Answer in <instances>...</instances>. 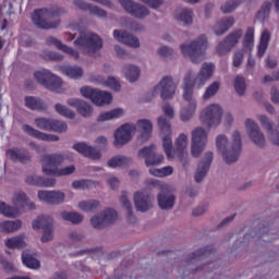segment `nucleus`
<instances>
[{
  "label": "nucleus",
  "instance_id": "nucleus-1",
  "mask_svg": "<svg viewBox=\"0 0 279 279\" xmlns=\"http://www.w3.org/2000/svg\"><path fill=\"white\" fill-rule=\"evenodd\" d=\"M213 73H215V65L213 63H203L194 81L191 80V73L185 75L183 80V99L187 106H192V108L197 106V99H195L193 88H195V84L196 86H204L213 77Z\"/></svg>",
  "mask_w": 279,
  "mask_h": 279
},
{
  "label": "nucleus",
  "instance_id": "nucleus-2",
  "mask_svg": "<svg viewBox=\"0 0 279 279\" xmlns=\"http://www.w3.org/2000/svg\"><path fill=\"white\" fill-rule=\"evenodd\" d=\"M216 147L219 154L222 155L227 165L236 162L239 156H241V133L239 131L233 132L231 144L228 143L226 135H218L216 138Z\"/></svg>",
  "mask_w": 279,
  "mask_h": 279
},
{
  "label": "nucleus",
  "instance_id": "nucleus-3",
  "mask_svg": "<svg viewBox=\"0 0 279 279\" xmlns=\"http://www.w3.org/2000/svg\"><path fill=\"white\" fill-rule=\"evenodd\" d=\"M66 14V9L52 7L50 9L35 10L33 14V23L39 29H56L60 25V16Z\"/></svg>",
  "mask_w": 279,
  "mask_h": 279
},
{
  "label": "nucleus",
  "instance_id": "nucleus-4",
  "mask_svg": "<svg viewBox=\"0 0 279 279\" xmlns=\"http://www.w3.org/2000/svg\"><path fill=\"white\" fill-rule=\"evenodd\" d=\"M180 49L184 58H189L193 64H199L208 49V38L206 35H201L191 43L182 44Z\"/></svg>",
  "mask_w": 279,
  "mask_h": 279
},
{
  "label": "nucleus",
  "instance_id": "nucleus-5",
  "mask_svg": "<svg viewBox=\"0 0 279 279\" xmlns=\"http://www.w3.org/2000/svg\"><path fill=\"white\" fill-rule=\"evenodd\" d=\"M64 162H73V154L69 151L46 154L41 157V171L46 175H53Z\"/></svg>",
  "mask_w": 279,
  "mask_h": 279
},
{
  "label": "nucleus",
  "instance_id": "nucleus-6",
  "mask_svg": "<svg viewBox=\"0 0 279 279\" xmlns=\"http://www.w3.org/2000/svg\"><path fill=\"white\" fill-rule=\"evenodd\" d=\"M74 45L83 53L93 56L100 49H104V39L95 33L86 32L80 34V36L74 40Z\"/></svg>",
  "mask_w": 279,
  "mask_h": 279
},
{
  "label": "nucleus",
  "instance_id": "nucleus-7",
  "mask_svg": "<svg viewBox=\"0 0 279 279\" xmlns=\"http://www.w3.org/2000/svg\"><path fill=\"white\" fill-rule=\"evenodd\" d=\"M191 138V155L193 158H199L204 149H206V144L208 143V133L203 128H196L192 131Z\"/></svg>",
  "mask_w": 279,
  "mask_h": 279
},
{
  "label": "nucleus",
  "instance_id": "nucleus-8",
  "mask_svg": "<svg viewBox=\"0 0 279 279\" xmlns=\"http://www.w3.org/2000/svg\"><path fill=\"white\" fill-rule=\"evenodd\" d=\"M80 93L85 99H90L96 106H106L112 101V94L95 89L90 86L82 87Z\"/></svg>",
  "mask_w": 279,
  "mask_h": 279
},
{
  "label": "nucleus",
  "instance_id": "nucleus-9",
  "mask_svg": "<svg viewBox=\"0 0 279 279\" xmlns=\"http://www.w3.org/2000/svg\"><path fill=\"white\" fill-rule=\"evenodd\" d=\"M243 38V29L238 28L231 32L223 40L219 41L216 48L218 56H227L239 45Z\"/></svg>",
  "mask_w": 279,
  "mask_h": 279
},
{
  "label": "nucleus",
  "instance_id": "nucleus-10",
  "mask_svg": "<svg viewBox=\"0 0 279 279\" xmlns=\"http://www.w3.org/2000/svg\"><path fill=\"white\" fill-rule=\"evenodd\" d=\"M223 114V109L221 106L214 104L207 106L201 113V122L207 128H213V125H219L221 123V117Z\"/></svg>",
  "mask_w": 279,
  "mask_h": 279
},
{
  "label": "nucleus",
  "instance_id": "nucleus-11",
  "mask_svg": "<svg viewBox=\"0 0 279 279\" xmlns=\"http://www.w3.org/2000/svg\"><path fill=\"white\" fill-rule=\"evenodd\" d=\"M245 128L252 143H254L256 147H259V149H265V147H267V140L265 138V133H263L260 126H258V123L252 119H246Z\"/></svg>",
  "mask_w": 279,
  "mask_h": 279
},
{
  "label": "nucleus",
  "instance_id": "nucleus-12",
  "mask_svg": "<svg viewBox=\"0 0 279 279\" xmlns=\"http://www.w3.org/2000/svg\"><path fill=\"white\" fill-rule=\"evenodd\" d=\"M178 85L173 82V77L171 76H163L161 81L156 85L153 92V97L158 95V90L160 92V97L163 101L169 99H173V95H175V89Z\"/></svg>",
  "mask_w": 279,
  "mask_h": 279
},
{
  "label": "nucleus",
  "instance_id": "nucleus-13",
  "mask_svg": "<svg viewBox=\"0 0 279 279\" xmlns=\"http://www.w3.org/2000/svg\"><path fill=\"white\" fill-rule=\"evenodd\" d=\"M147 167H158L165 162V155L156 153V145L145 146L137 153Z\"/></svg>",
  "mask_w": 279,
  "mask_h": 279
},
{
  "label": "nucleus",
  "instance_id": "nucleus-14",
  "mask_svg": "<svg viewBox=\"0 0 279 279\" xmlns=\"http://www.w3.org/2000/svg\"><path fill=\"white\" fill-rule=\"evenodd\" d=\"M33 229L44 230L41 243H49V241H53V219H51V217H38L33 221Z\"/></svg>",
  "mask_w": 279,
  "mask_h": 279
},
{
  "label": "nucleus",
  "instance_id": "nucleus-15",
  "mask_svg": "<svg viewBox=\"0 0 279 279\" xmlns=\"http://www.w3.org/2000/svg\"><path fill=\"white\" fill-rule=\"evenodd\" d=\"M158 126L160 128L162 134H166L162 138V145L165 154L168 158H173V142L171 141V122L163 116L158 118Z\"/></svg>",
  "mask_w": 279,
  "mask_h": 279
},
{
  "label": "nucleus",
  "instance_id": "nucleus-16",
  "mask_svg": "<svg viewBox=\"0 0 279 279\" xmlns=\"http://www.w3.org/2000/svg\"><path fill=\"white\" fill-rule=\"evenodd\" d=\"M118 217L119 216L114 209H106L104 213L92 217L90 223L96 230H104V228L112 226Z\"/></svg>",
  "mask_w": 279,
  "mask_h": 279
},
{
  "label": "nucleus",
  "instance_id": "nucleus-17",
  "mask_svg": "<svg viewBox=\"0 0 279 279\" xmlns=\"http://www.w3.org/2000/svg\"><path fill=\"white\" fill-rule=\"evenodd\" d=\"M136 132V124L134 123H125L120 126L114 133V142L113 145L116 147H123V145H128L132 141V134Z\"/></svg>",
  "mask_w": 279,
  "mask_h": 279
},
{
  "label": "nucleus",
  "instance_id": "nucleus-18",
  "mask_svg": "<svg viewBox=\"0 0 279 279\" xmlns=\"http://www.w3.org/2000/svg\"><path fill=\"white\" fill-rule=\"evenodd\" d=\"M38 198L40 202H45L50 206H58L60 204H64V199H66V194L62 191H45L40 190L38 192Z\"/></svg>",
  "mask_w": 279,
  "mask_h": 279
},
{
  "label": "nucleus",
  "instance_id": "nucleus-19",
  "mask_svg": "<svg viewBox=\"0 0 279 279\" xmlns=\"http://www.w3.org/2000/svg\"><path fill=\"white\" fill-rule=\"evenodd\" d=\"M119 3L129 14L135 16V19H145V16H149V9H147V7L141 5L132 0H119Z\"/></svg>",
  "mask_w": 279,
  "mask_h": 279
},
{
  "label": "nucleus",
  "instance_id": "nucleus-20",
  "mask_svg": "<svg viewBox=\"0 0 279 279\" xmlns=\"http://www.w3.org/2000/svg\"><path fill=\"white\" fill-rule=\"evenodd\" d=\"M157 202L161 210H171L175 206V195L169 190V186L161 185V191L157 196Z\"/></svg>",
  "mask_w": 279,
  "mask_h": 279
},
{
  "label": "nucleus",
  "instance_id": "nucleus-21",
  "mask_svg": "<svg viewBox=\"0 0 279 279\" xmlns=\"http://www.w3.org/2000/svg\"><path fill=\"white\" fill-rule=\"evenodd\" d=\"M7 156L13 162H21V165H27L32 162V154L27 148L13 147L7 150Z\"/></svg>",
  "mask_w": 279,
  "mask_h": 279
},
{
  "label": "nucleus",
  "instance_id": "nucleus-22",
  "mask_svg": "<svg viewBox=\"0 0 279 279\" xmlns=\"http://www.w3.org/2000/svg\"><path fill=\"white\" fill-rule=\"evenodd\" d=\"M213 158H215L213 151H206L204 154L195 173V182L199 183L206 178L208 170L210 169V165H213Z\"/></svg>",
  "mask_w": 279,
  "mask_h": 279
},
{
  "label": "nucleus",
  "instance_id": "nucleus-23",
  "mask_svg": "<svg viewBox=\"0 0 279 279\" xmlns=\"http://www.w3.org/2000/svg\"><path fill=\"white\" fill-rule=\"evenodd\" d=\"M22 130L25 134H28V136L37 138L38 141H46V143H58V141H60V136L44 133L32 128L29 124H23Z\"/></svg>",
  "mask_w": 279,
  "mask_h": 279
},
{
  "label": "nucleus",
  "instance_id": "nucleus-24",
  "mask_svg": "<svg viewBox=\"0 0 279 279\" xmlns=\"http://www.w3.org/2000/svg\"><path fill=\"white\" fill-rule=\"evenodd\" d=\"M134 204L140 213H147V210L154 208V199L145 192H136L134 194Z\"/></svg>",
  "mask_w": 279,
  "mask_h": 279
},
{
  "label": "nucleus",
  "instance_id": "nucleus-25",
  "mask_svg": "<svg viewBox=\"0 0 279 279\" xmlns=\"http://www.w3.org/2000/svg\"><path fill=\"white\" fill-rule=\"evenodd\" d=\"M66 104L68 106H71V108H75L81 117H93V106L86 100H82L80 98H70L68 99Z\"/></svg>",
  "mask_w": 279,
  "mask_h": 279
},
{
  "label": "nucleus",
  "instance_id": "nucleus-26",
  "mask_svg": "<svg viewBox=\"0 0 279 279\" xmlns=\"http://www.w3.org/2000/svg\"><path fill=\"white\" fill-rule=\"evenodd\" d=\"M113 37L116 40H118V43H123V45L133 47V49H138V47H141V41H138V38L125 31L116 29L113 32Z\"/></svg>",
  "mask_w": 279,
  "mask_h": 279
},
{
  "label": "nucleus",
  "instance_id": "nucleus-27",
  "mask_svg": "<svg viewBox=\"0 0 279 279\" xmlns=\"http://www.w3.org/2000/svg\"><path fill=\"white\" fill-rule=\"evenodd\" d=\"M73 3L76 8H78V10H83V12H89L94 16H99L100 19H106V16H108V12H106V10L87 3L84 0H73Z\"/></svg>",
  "mask_w": 279,
  "mask_h": 279
},
{
  "label": "nucleus",
  "instance_id": "nucleus-28",
  "mask_svg": "<svg viewBox=\"0 0 279 279\" xmlns=\"http://www.w3.org/2000/svg\"><path fill=\"white\" fill-rule=\"evenodd\" d=\"M26 184H29L31 186H39L41 189H49L53 186L58 181L53 178H45L40 175H27L25 178Z\"/></svg>",
  "mask_w": 279,
  "mask_h": 279
},
{
  "label": "nucleus",
  "instance_id": "nucleus-29",
  "mask_svg": "<svg viewBox=\"0 0 279 279\" xmlns=\"http://www.w3.org/2000/svg\"><path fill=\"white\" fill-rule=\"evenodd\" d=\"M73 149L85 156V158H92V160H99L101 158V153L86 143H76L73 145Z\"/></svg>",
  "mask_w": 279,
  "mask_h": 279
},
{
  "label": "nucleus",
  "instance_id": "nucleus-30",
  "mask_svg": "<svg viewBox=\"0 0 279 279\" xmlns=\"http://www.w3.org/2000/svg\"><path fill=\"white\" fill-rule=\"evenodd\" d=\"M234 26V17L232 16H225L220 19L216 24L214 25V32L216 36H223L230 27Z\"/></svg>",
  "mask_w": 279,
  "mask_h": 279
},
{
  "label": "nucleus",
  "instance_id": "nucleus-31",
  "mask_svg": "<svg viewBox=\"0 0 279 279\" xmlns=\"http://www.w3.org/2000/svg\"><path fill=\"white\" fill-rule=\"evenodd\" d=\"M47 43H48V45H54V47H58V49H60V51H63V53H66L73 60H80V52L77 50L62 44V41H60L53 37H49L47 39Z\"/></svg>",
  "mask_w": 279,
  "mask_h": 279
},
{
  "label": "nucleus",
  "instance_id": "nucleus-32",
  "mask_svg": "<svg viewBox=\"0 0 279 279\" xmlns=\"http://www.w3.org/2000/svg\"><path fill=\"white\" fill-rule=\"evenodd\" d=\"M136 130L141 133V137L144 141L151 138V132L154 131V124L147 119L138 120L135 125Z\"/></svg>",
  "mask_w": 279,
  "mask_h": 279
},
{
  "label": "nucleus",
  "instance_id": "nucleus-33",
  "mask_svg": "<svg viewBox=\"0 0 279 279\" xmlns=\"http://www.w3.org/2000/svg\"><path fill=\"white\" fill-rule=\"evenodd\" d=\"M189 145V136L186 134L182 133L179 135V137L175 140L174 143V148H173V154H177V156H186L185 149L186 146Z\"/></svg>",
  "mask_w": 279,
  "mask_h": 279
},
{
  "label": "nucleus",
  "instance_id": "nucleus-34",
  "mask_svg": "<svg viewBox=\"0 0 279 279\" xmlns=\"http://www.w3.org/2000/svg\"><path fill=\"white\" fill-rule=\"evenodd\" d=\"M24 101L26 108H28L29 110H47L45 101L40 98H36L34 96H26Z\"/></svg>",
  "mask_w": 279,
  "mask_h": 279
},
{
  "label": "nucleus",
  "instance_id": "nucleus-35",
  "mask_svg": "<svg viewBox=\"0 0 279 279\" xmlns=\"http://www.w3.org/2000/svg\"><path fill=\"white\" fill-rule=\"evenodd\" d=\"M22 260L28 269H40V260H38L34 254L29 253V251L22 253Z\"/></svg>",
  "mask_w": 279,
  "mask_h": 279
},
{
  "label": "nucleus",
  "instance_id": "nucleus-36",
  "mask_svg": "<svg viewBox=\"0 0 279 279\" xmlns=\"http://www.w3.org/2000/svg\"><path fill=\"white\" fill-rule=\"evenodd\" d=\"M131 163L132 159L122 155L114 156L107 162L108 167H110L111 169H117V167H128V165Z\"/></svg>",
  "mask_w": 279,
  "mask_h": 279
},
{
  "label": "nucleus",
  "instance_id": "nucleus-37",
  "mask_svg": "<svg viewBox=\"0 0 279 279\" xmlns=\"http://www.w3.org/2000/svg\"><path fill=\"white\" fill-rule=\"evenodd\" d=\"M16 206H21L22 208H28V210H34L36 208V204L34 202L27 199V194L20 192L15 195Z\"/></svg>",
  "mask_w": 279,
  "mask_h": 279
},
{
  "label": "nucleus",
  "instance_id": "nucleus-38",
  "mask_svg": "<svg viewBox=\"0 0 279 279\" xmlns=\"http://www.w3.org/2000/svg\"><path fill=\"white\" fill-rule=\"evenodd\" d=\"M21 226H23V222L21 220H14V221H3L0 222V230L2 232H7L8 234L12 232H16V230H20Z\"/></svg>",
  "mask_w": 279,
  "mask_h": 279
},
{
  "label": "nucleus",
  "instance_id": "nucleus-39",
  "mask_svg": "<svg viewBox=\"0 0 279 279\" xmlns=\"http://www.w3.org/2000/svg\"><path fill=\"white\" fill-rule=\"evenodd\" d=\"M123 71L129 82H136V80L141 77V69H138L136 65H125Z\"/></svg>",
  "mask_w": 279,
  "mask_h": 279
},
{
  "label": "nucleus",
  "instance_id": "nucleus-40",
  "mask_svg": "<svg viewBox=\"0 0 279 279\" xmlns=\"http://www.w3.org/2000/svg\"><path fill=\"white\" fill-rule=\"evenodd\" d=\"M221 88V83L219 81L213 82L205 90L203 95L204 101H208V99H213L217 93H219V89Z\"/></svg>",
  "mask_w": 279,
  "mask_h": 279
},
{
  "label": "nucleus",
  "instance_id": "nucleus-41",
  "mask_svg": "<svg viewBox=\"0 0 279 279\" xmlns=\"http://www.w3.org/2000/svg\"><path fill=\"white\" fill-rule=\"evenodd\" d=\"M123 109L117 108L111 111L102 112L98 117V121H112V119H120V117H123Z\"/></svg>",
  "mask_w": 279,
  "mask_h": 279
},
{
  "label": "nucleus",
  "instance_id": "nucleus-42",
  "mask_svg": "<svg viewBox=\"0 0 279 279\" xmlns=\"http://www.w3.org/2000/svg\"><path fill=\"white\" fill-rule=\"evenodd\" d=\"M78 208L84 213H95L99 208V201L89 199L78 203Z\"/></svg>",
  "mask_w": 279,
  "mask_h": 279
},
{
  "label": "nucleus",
  "instance_id": "nucleus-43",
  "mask_svg": "<svg viewBox=\"0 0 279 279\" xmlns=\"http://www.w3.org/2000/svg\"><path fill=\"white\" fill-rule=\"evenodd\" d=\"M120 202H121L123 208H125V210H126V217H128L129 221H132V223H134V216H132V203L128 198V192H122Z\"/></svg>",
  "mask_w": 279,
  "mask_h": 279
},
{
  "label": "nucleus",
  "instance_id": "nucleus-44",
  "mask_svg": "<svg viewBox=\"0 0 279 279\" xmlns=\"http://www.w3.org/2000/svg\"><path fill=\"white\" fill-rule=\"evenodd\" d=\"M61 218L64 221H71V223H82L84 221V216L75 211H63L61 213Z\"/></svg>",
  "mask_w": 279,
  "mask_h": 279
},
{
  "label": "nucleus",
  "instance_id": "nucleus-45",
  "mask_svg": "<svg viewBox=\"0 0 279 279\" xmlns=\"http://www.w3.org/2000/svg\"><path fill=\"white\" fill-rule=\"evenodd\" d=\"M149 173L150 175H155V178H167V175L173 174V167L166 166L161 169L150 168Z\"/></svg>",
  "mask_w": 279,
  "mask_h": 279
},
{
  "label": "nucleus",
  "instance_id": "nucleus-46",
  "mask_svg": "<svg viewBox=\"0 0 279 279\" xmlns=\"http://www.w3.org/2000/svg\"><path fill=\"white\" fill-rule=\"evenodd\" d=\"M197 110V106L187 105V107H184L180 112V119L183 121V123H186L187 121H191L193 119V114H195Z\"/></svg>",
  "mask_w": 279,
  "mask_h": 279
},
{
  "label": "nucleus",
  "instance_id": "nucleus-47",
  "mask_svg": "<svg viewBox=\"0 0 279 279\" xmlns=\"http://www.w3.org/2000/svg\"><path fill=\"white\" fill-rule=\"evenodd\" d=\"M243 47L244 49H247V51H251L254 47V27H248L246 29V33L244 35L243 39Z\"/></svg>",
  "mask_w": 279,
  "mask_h": 279
},
{
  "label": "nucleus",
  "instance_id": "nucleus-48",
  "mask_svg": "<svg viewBox=\"0 0 279 279\" xmlns=\"http://www.w3.org/2000/svg\"><path fill=\"white\" fill-rule=\"evenodd\" d=\"M54 109L58 114H61V117H65V119H75V111L71 110L69 107L62 104H57L54 106Z\"/></svg>",
  "mask_w": 279,
  "mask_h": 279
},
{
  "label": "nucleus",
  "instance_id": "nucleus-49",
  "mask_svg": "<svg viewBox=\"0 0 279 279\" xmlns=\"http://www.w3.org/2000/svg\"><path fill=\"white\" fill-rule=\"evenodd\" d=\"M5 245L10 250H23L26 246L25 241L21 236L7 240Z\"/></svg>",
  "mask_w": 279,
  "mask_h": 279
},
{
  "label": "nucleus",
  "instance_id": "nucleus-50",
  "mask_svg": "<svg viewBox=\"0 0 279 279\" xmlns=\"http://www.w3.org/2000/svg\"><path fill=\"white\" fill-rule=\"evenodd\" d=\"M177 21H181L184 25H191V23H193V11L190 9H183L177 15Z\"/></svg>",
  "mask_w": 279,
  "mask_h": 279
},
{
  "label": "nucleus",
  "instance_id": "nucleus-51",
  "mask_svg": "<svg viewBox=\"0 0 279 279\" xmlns=\"http://www.w3.org/2000/svg\"><path fill=\"white\" fill-rule=\"evenodd\" d=\"M50 173H53L52 175H56L57 178H64L66 175H73L75 173V166H66L63 168H59L57 170L50 171Z\"/></svg>",
  "mask_w": 279,
  "mask_h": 279
},
{
  "label": "nucleus",
  "instance_id": "nucleus-52",
  "mask_svg": "<svg viewBox=\"0 0 279 279\" xmlns=\"http://www.w3.org/2000/svg\"><path fill=\"white\" fill-rule=\"evenodd\" d=\"M69 130V126L66 125V122L52 119L50 123V132H58L59 134H62Z\"/></svg>",
  "mask_w": 279,
  "mask_h": 279
},
{
  "label": "nucleus",
  "instance_id": "nucleus-53",
  "mask_svg": "<svg viewBox=\"0 0 279 279\" xmlns=\"http://www.w3.org/2000/svg\"><path fill=\"white\" fill-rule=\"evenodd\" d=\"M46 88L48 90H58L59 88H62V80L53 74H50L48 82L46 83Z\"/></svg>",
  "mask_w": 279,
  "mask_h": 279
},
{
  "label": "nucleus",
  "instance_id": "nucleus-54",
  "mask_svg": "<svg viewBox=\"0 0 279 279\" xmlns=\"http://www.w3.org/2000/svg\"><path fill=\"white\" fill-rule=\"evenodd\" d=\"M51 76V72L47 70L38 71L34 73V77L38 84H41L46 88L47 83L49 82V77Z\"/></svg>",
  "mask_w": 279,
  "mask_h": 279
},
{
  "label": "nucleus",
  "instance_id": "nucleus-55",
  "mask_svg": "<svg viewBox=\"0 0 279 279\" xmlns=\"http://www.w3.org/2000/svg\"><path fill=\"white\" fill-rule=\"evenodd\" d=\"M63 72L68 75V77H72V80H77L84 75V70L80 66H68L64 68Z\"/></svg>",
  "mask_w": 279,
  "mask_h": 279
},
{
  "label": "nucleus",
  "instance_id": "nucleus-56",
  "mask_svg": "<svg viewBox=\"0 0 279 279\" xmlns=\"http://www.w3.org/2000/svg\"><path fill=\"white\" fill-rule=\"evenodd\" d=\"M51 121L49 118H36L35 125L39 130H44L45 132H51Z\"/></svg>",
  "mask_w": 279,
  "mask_h": 279
},
{
  "label": "nucleus",
  "instance_id": "nucleus-57",
  "mask_svg": "<svg viewBox=\"0 0 279 279\" xmlns=\"http://www.w3.org/2000/svg\"><path fill=\"white\" fill-rule=\"evenodd\" d=\"M270 12H271V2L266 1L263 3L260 10L257 12V19L259 21H265L266 19H269Z\"/></svg>",
  "mask_w": 279,
  "mask_h": 279
},
{
  "label": "nucleus",
  "instance_id": "nucleus-58",
  "mask_svg": "<svg viewBox=\"0 0 279 279\" xmlns=\"http://www.w3.org/2000/svg\"><path fill=\"white\" fill-rule=\"evenodd\" d=\"M234 88L238 95H240V97H243V95H245V88H247V85L245 84V78L242 76H236L234 78Z\"/></svg>",
  "mask_w": 279,
  "mask_h": 279
},
{
  "label": "nucleus",
  "instance_id": "nucleus-59",
  "mask_svg": "<svg viewBox=\"0 0 279 279\" xmlns=\"http://www.w3.org/2000/svg\"><path fill=\"white\" fill-rule=\"evenodd\" d=\"M17 213L19 210H16V208L0 202V215H4V217H16Z\"/></svg>",
  "mask_w": 279,
  "mask_h": 279
},
{
  "label": "nucleus",
  "instance_id": "nucleus-60",
  "mask_svg": "<svg viewBox=\"0 0 279 279\" xmlns=\"http://www.w3.org/2000/svg\"><path fill=\"white\" fill-rule=\"evenodd\" d=\"M236 8H239V3L234 0H229L221 5L220 10L222 14H231V12H234Z\"/></svg>",
  "mask_w": 279,
  "mask_h": 279
},
{
  "label": "nucleus",
  "instance_id": "nucleus-61",
  "mask_svg": "<svg viewBox=\"0 0 279 279\" xmlns=\"http://www.w3.org/2000/svg\"><path fill=\"white\" fill-rule=\"evenodd\" d=\"M258 121L262 125V128H264V130H266L267 134H269V132L274 131V123L271 122V120H269V118L265 114H262L258 117Z\"/></svg>",
  "mask_w": 279,
  "mask_h": 279
},
{
  "label": "nucleus",
  "instance_id": "nucleus-62",
  "mask_svg": "<svg viewBox=\"0 0 279 279\" xmlns=\"http://www.w3.org/2000/svg\"><path fill=\"white\" fill-rule=\"evenodd\" d=\"M268 140L272 145H275L276 147H279V130L272 129V131L268 133Z\"/></svg>",
  "mask_w": 279,
  "mask_h": 279
},
{
  "label": "nucleus",
  "instance_id": "nucleus-63",
  "mask_svg": "<svg viewBox=\"0 0 279 279\" xmlns=\"http://www.w3.org/2000/svg\"><path fill=\"white\" fill-rule=\"evenodd\" d=\"M73 189H82L83 191L85 189H88L90 186V181L89 180H80V181H74L72 183Z\"/></svg>",
  "mask_w": 279,
  "mask_h": 279
},
{
  "label": "nucleus",
  "instance_id": "nucleus-64",
  "mask_svg": "<svg viewBox=\"0 0 279 279\" xmlns=\"http://www.w3.org/2000/svg\"><path fill=\"white\" fill-rule=\"evenodd\" d=\"M159 56H161V58H172L173 56V49L162 46L159 51H158Z\"/></svg>",
  "mask_w": 279,
  "mask_h": 279
}]
</instances>
